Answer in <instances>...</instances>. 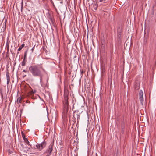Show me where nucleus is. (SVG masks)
Wrapping results in <instances>:
<instances>
[{
  "instance_id": "nucleus-6",
  "label": "nucleus",
  "mask_w": 156,
  "mask_h": 156,
  "mask_svg": "<svg viewBox=\"0 0 156 156\" xmlns=\"http://www.w3.org/2000/svg\"><path fill=\"white\" fill-rule=\"evenodd\" d=\"M98 8V4H97V2H96V4L93 5L92 7V10L94 12H95L97 10Z\"/></svg>"
},
{
  "instance_id": "nucleus-16",
  "label": "nucleus",
  "mask_w": 156,
  "mask_h": 156,
  "mask_svg": "<svg viewBox=\"0 0 156 156\" xmlns=\"http://www.w3.org/2000/svg\"><path fill=\"white\" fill-rule=\"evenodd\" d=\"M64 110H66V111L67 112L69 105H64Z\"/></svg>"
},
{
  "instance_id": "nucleus-9",
  "label": "nucleus",
  "mask_w": 156,
  "mask_h": 156,
  "mask_svg": "<svg viewBox=\"0 0 156 156\" xmlns=\"http://www.w3.org/2000/svg\"><path fill=\"white\" fill-rule=\"evenodd\" d=\"M36 92V90H32V91H30L28 93V95H32L34 94Z\"/></svg>"
},
{
  "instance_id": "nucleus-22",
  "label": "nucleus",
  "mask_w": 156,
  "mask_h": 156,
  "mask_svg": "<svg viewBox=\"0 0 156 156\" xmlns=\"http://www.w3.org/2000/svg\"><path fill=\"white\" fill-rule=\"evenodd\" d=\"M23 72H26V70H23Z\"/></svg>"
},
{
  "instance_id": "nucleus-19",
  "label": "nucleus",
  "mask_w": 156,
  "mask_h": 156,
  "mask_svg": "<svg viewBox=\"0 0 156 156\" xmlns=\"http://www.w3.org/2000/svg\"><path fill=\"white\" fill-rule=\"evenodd\" d=\"M21 4V11L22 12V11L23 7V1L22 2Z\"/></svg>"
},
{
  "instance_id": "nucleus-27",
  "label": "nucleus",
  "mask_w": 156,
  "mask_h": 156,
  "mask_svg": "<svg viewBox=\"0 0 156 156\" xmlns=\"http://www.w3.org/2000/svg\"><path fill=\"white\" fill-rule=\"evenodd\" d=\"M144 156H145V155H144Z\"/></svg>"
},
{
  "instance_id": "nucleus-1",
  "label": "nucleus",
  "mask_w": 156,
  "mask_h": 156,
  "mask_svg": "<svg viewBox=\"0 0 156 156\" xmlns=\"http://www.w3.org/2000/svg\"><path fill=\"white\" fill-rule=\"evenodd\" d=\"M29 70L33 76L40 78V82H41L43 76V73L46 72L45 70L41 64L31 66L29 68Z\"/></svg>"
},
{
  "instance_id": "nucleus-10",
  "label": "nucleus",
  "mask_w": 156,
  "mask_h": 156,
  "mask_svg": "<svg viewBox=\"0 0 156 156\" xmlns=\"http://www.w3.org/2000/svg\"><path fill=\"white\" fill-rule=\"evenodd\" d=\"M122 133H123L124 132L125 125L124 123H123L121 125Z\"/></svg>"
},
{
  "instance_id": "nucleus-15",
  "label": "nucleus",
  "mask_w": 156,
  "mask_h": 156,
  "mask_svg": "<svg viewBox=\"0 0 156 156\" xmlns=\"http://www.w3.org/2000/svg\"><path fill=\"white\" fill-rule=\"evenodd\" d=\"M24 46H25V44H23L21 45V46H20L19 48H18V51H20L21 50V49H22V48L24 47Z\"/></svg>"
},
{
  "instance_id": "nucleus-5",
  "label": "nucleus",
  "mask_w": 156,
  "mask_h": 156,
  "mask_svg": "<svg viewBox=\"0 0 156 156\" xmlns=\"http://www.w3.org/2000/svg\"><path fill=\"white\" fill-rule=\"evenodd\" d=\"M6 79H7V84L8 85L10 82V76L9 75L8 72H7L6 73Z\"/></svg>"
},
{
  "instance_id": "nucleus-12",
  "label": "nucleus",
  "mask_w": 156,
  "mask_h": 156,
  "mask_svg": "<svg viewBox=\"0 0 156 156\" xmlns=\"http://www.w3.org/2000/svg\"><path fill=\"white\" fill-rule=\"evenodd\" d=\"M22 99V98L21 97H18L17 99V102L18 103H20Z\"/></svg>"
},
{
  "instance_id": "nucleus-3",
  "label": "nucleus",
  "mask_w": 156,
  "mask_h": 156,
  "mask_svg": "<svg viewBox=\"0 0 156 156\" xmlns=\"http://www.w3.org/2000/svg\"><path fill=\"white\" fill-rule=\"evenodd\" d=\"M53 150V145H51L49 146L44 154L45 156H49L51 154V152Z\"/></svg>"
},
{
  "instance_id": "nucleus-21",
  "label": "nucleus",
  "mask_w": 156,
  "mask_h": 156,
  "mask_svg": "<svg viewBox=\"0 0 156 156\" xmlns=\"http://www.w3.org/2000/svg\"><path fill=\"white\" fill-rule=\"evenodd\" d=\"M105 0H100V2H104Z\"/></svg>"
},
{
  "instance_id": "nucleus-13",
  "label": "nucleus",
  "mask_w": 156,
  "mask_h": 156,
  "mask_svg": "<svg viewBox=\"0 0 156 156\" xmlns=\"http://www.w3.org/2000/svg\"><path fill=\"white\" fill-rule=\"evenodd\" d=\"M21 146L23 148H24V150L26 151H27L30 148L28 147H23V144H21Z\"/></svg>"
},
{
  "instance_id": "nucleus-14",
  "label": "nucleus",
  "mask_w": 156,
  "mask_h": 156,
  "mask_svg": "<svg viewBox=\"0 0 156 156\" xmlns=\"http://www.w3.org/2000/svg\"><path fill=\"white\" fill-rule=\"evenodd\" d=\"M64 101H68V98L67 94H65L64 96Z\"/></svg>"
},
{
  "instance_id": "nucleus-7",
  "label": "nucleus",
  "mask_w": 156,
  "mask_h": 156,
  "mask_svg": "<svg viewBox=\"0 0 156 156\" xmlns=\"http://www.w3.org/2000/svg\"><path fill=\"white\" fill-rule=\"evenodd\" d=\"M23 137L25 142L29 146H31V145L30 144V143L29 142L28 139L27 138L23 136Z\"/></svg>"
},
{
  "instance_id": "nucleus-20",
  "label": "nucleus",
  "mask_w": 156,
  "mask_h": 156,
  "mask_svg": "<svg viewBox=\"0 0 156 156\" xmlns=\"http://www.w3.org/2000/svg\"><path fill=\"white\" fill-rule=\"evenodd\" d=\"M35 45L31 49V51H32V52H33V50H34V48L35 47Z\"/></svg>"
},
{
  "instance_id": "nucleus-2",
  "label": "nucleus",
  "mask_w": 156,
  "mask_h": 156,
  "mask_svg": "<svg viewBox=\"0 0 156 156\" xmlns=\"http://www.w3.org/2000/svg\"><path fill=\"white\" fill-rule=\"evenodd\" d=\"M46 143L45 141L42 142L41 144H37L36 145V147L38 149L39 151H41L43 148L45 147Z\"/></svg>"
},
{
  "instance_id": "nucleus-4",
  "label": "nucleus",
  "mask_w": 156,
  "mask_h": 156,
  "mask_svg": "<svg viewBox=\"0 0 156 156\" xmlns=\"http://www.w3.org/2000/svg\"><path fill=\"white\" fill-rule=\"evenodd\" d=\"M143 93L142 91L141 90L139 93L138 94V97H139V100L140 101V102L141 103V105L143 106L144 104H143Z\"/></svg>"
},
{
  "instance_id": "nucleus-26",
  "label": "nucleus",
  "mask_w": 156,
  "mask_h": 156,
  "mask_svg": "<svg viewBox=\"0 0 156 156\" xmlns=\"http://www.w3.org/2000/svg\"><path fill=\"white\" fill-rule=\"evenodd\" d=\"M96 105V108H97V107H96V105Z\"/></svg>"
},
{
  "instance_id": "nucleus-23",
  "label": "nucleus",
  "mask_w": 156,
  "mask_h": 156,
  "mask_svg": "<svg viewBox=\"0 0 156 156\" xmlns=\"http://www.w3.org/2000/svg\"><path fill=\"white\" fill-rule=\"evenodd\" d=\"M37 153H34L33 154H36Z\"/></svg>"
},
{
  "instance_id": "nucleus-11",
  "label": "nucleus",
  "mask_w": 156,
  "mask_h": 156,
  "mask_svg": "<svg viewBox=\"0 0 156 156\" xmlns=\"http://www.w3.org/2000/svg\"><path fill=\"white\" fill-rule=\"evenodd\" d=\"M140 88L139 84L138 83H136L135 84V88L136 90H138Z\"/></svg>"
},
{
  "instance_id": "nucleus-24",
  "label": "nucleus",
  "mask_w": 156,
  "mask_h": 156,
  "mask_svg": "<svg viewBox=\"0 0 156 156\" xmlns=\"http://www.w3.org/2000/svg\"><path fill=\"white\" fill-rule=\"evenodd\" d=\"M73 108H72V110H73V108H74V105H73Z\"/></svg>"
},
{
  "instance_id": "nucleus-18",
  "label": "nucleus",
  "mask_w": 156,
  "mask_h": 156,
  "mask_svg": "<svg viewBox=\"0 0 156 156\" xmlns=\"http://www.w3.org/2000/svg\"><path fill=\"white\" fill-rule=\"evenodd\" d=\"M64 105H69L68 101H64L63 102Z\"/></svg>"
},
{
  "instance_id": "nucleus-8",
  "label": "nucleus",
  "mask_w": 156,
  "mask_h": 156,
  "mask_svg": "<svg viewBox=\"0 0 156 156\" xmlns=\"http://www.w3.org/2000/svg\"><path fill=\"white\" fill-rule=\"evenodd\" d=\"M26 55V54H25L23 59L21 63V65L22 66H24L25 65V64L26 62V61L25 60Z\"/></svg>"
},
{
  "instance_id": "nucleus-17",
  "label": "nucleus",
  "mask_w": 156,
  "mask_h": 156,
  "mask_svg": "<svg viewBox=\"0 0 156 156\" xmlns=\"http://www.w3.org/2000/svg\"><path fill=\"white\" fill-rule=\"evenodd\" d=\"M117 36L118 37L120 38L121 36V33L120 32L118 33L117 34Z\"/></svg>"
},
{
  "instance_id": "nucleus-25",
  "label": "nucleus",
  "mask_w": 156,
  "mask_h": 156,
  "mask_svg": "<svg viewBox=\"0 0 156 156\" xmlns=\"http://www.w3.org/2000/svg\"><path fill=\"white\" fill-rule=\"evenodd\" d=\"M100 97H101V94H100Z\"/></svg>"
}]
</instances>
